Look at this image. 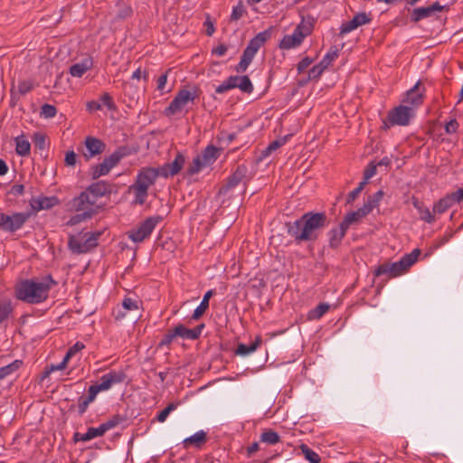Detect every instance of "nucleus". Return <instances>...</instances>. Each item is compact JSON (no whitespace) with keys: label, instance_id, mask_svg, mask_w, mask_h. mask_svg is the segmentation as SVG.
I'll use <instances>...</instances> for the list:
<instances>
[{"label":"nucleus","instance_id":"obj_24","mask_svg":"<svg viewBox=\"0 0 463 463\" xmlns=\"http://www.w3.org/2000/svg\"><path fill=\"white\" fill-rule=\"evenodd\" d=\"M270 32L269 30L259 33L255 35L247 45V49L257 53L260 48L264 45L266 41L269 38Z\"/></svg>","mask_w":463,"mask_h":463},{"label":"nucleus","instance_id":"obj_62","mask_svg":"<svg viewBox=\"0 0 463 463\" xmlns=\"http://www.w3.org/2000/svg\"><path fill=\"white\" fill-rule=\"evenodd\" d=\"M100 100L102 101L103 105L106 106L109 110H114L116 109V105L109 93H103L100 97Z\"/></svg>","mask_w":463,"mask_h":463},{"label":"nucleus","instance_id":"obj_52","mask_svg":"<svg viewBox=\"0 0 463 463\" xmlns=\"http://www.w3.org/2000/svg\"><path fill=\"white\" fill-rule=\"evenodd\" d=\"M34 89V83L31 80L20 81L17 85V90L21 95H25Z\"/></svg>","mask_w":463,"mask_h":463},{"label":"nucleus","instance_id":"obj_15","mask_svg":"<svg viewBox=\"0 0 463 463\" xmlns=\"http://www.w3.org/2000/svg\"><path fill=\"white\" fill-rule=\"evenodd\" d=\"M86 152L83 153L86 159H90L105 151L106 144L100 139L93 137H87L85 139Z\"/></svg>","mask_w":463,"mask_h":463},{"label":"nucleus","instance_id":"obj_51","mask_svg":"<svg viewBox=\"0 0 463 463\" xmlns=\"http://www.w3.org/2000/svg\"><path fill=\"white\" fill-rule=\"evenodd\" d=\"M175 337H177V335H175V329L168 330L164 337L160 340L158 346L161 348L164 346L169 347Z\"/></svg>","mask_w":463,"mask_h":463},{"label":"nucleus","instance_id":"obj_58","mask_svg":"<svg viewBox=\"0 0 463 463\" xmlns=\"http://www.w3.org/2000/svg\"><path fill=\"white\" fill-rule=\"evenodd\" d=\"M419 214L421 220L428 223H432L435 221L434 214L430 212L428 207H423L420 209Z\"/></svg>","mask_w":463,"mask_h":463},{"label":"nucleus","instance_id":"obj_57","mask_svg":"<svg viewBox=\"0 0 463 463\" xmlns=\"http://www.w3.org/2000/svg\"><path fill=\"white\" fill-rule=\"evenodd\" d=\"M284 144V141L281 140V139H277V140H274L272 141L263 151H262V156H269L272 152H274L275 150H277L279 147H280L282 145Z\"/></svg>","mask_w":463,"mask_h":463},{"label":"nucleus","instance_id":"obj_7","mask_svg":"<svg viewBox=\"0 0 463 463\" xmlns=\"http://www.w3.org/2000/svg\"><path fill=\"white\" fill-rule=\"evenodd\" d=\"M197 98L198 94L195 89L194 91L188 90H179L169 106L165 109V115L171 117L181 113L189 102H193Z\"/></svg>","mask_w":463,"mask_h":463},{"label":"nucleus","instance_id":"obj_45","mask_svg":"<svg viewBox=\"0 0 463 463\" xmlns=\"http://www.w3.org/2000/svg\"><path fill=\"white\" fill-rule=\"evenodd\" d=\"M126 420V417H123L119 414L113 415L110 419H109L107 421L102 423V426L104 427L105 431L117 427L120 423L124 422Z\"/></svg>","mask_w":463,"mask_h":463},{"label":"nucleus","instance_id":"obj_4","mask_svg":"<svg viewBox=\"0 0 463 463\" xmlns=\"http://www.w3.org/2000/svg\"><path fill=\"white\" fill-rule=\"evenodd\" d=\"M134 151L127 146L118 147L111 155L105 157L99 164L92 165L90 175L92 179H98L100 176L108 175L110 170L116 166L122 158L132 155Z\"/></svg>","mask_w":463,"mask_h":463},{"label":"nucleus","instance_id":"obj_38","mask_svg":"<svg viewBox=\"0 0 463 463\" xmlns=\"http://www.w3.org/2000/svg\"><path fill=\"white\" fill-rule=\"evenodd\" d=\"M330 306L326 303H320L315 308L311 309L307 317L309 320H317L320 319L328 310Z\"/></svg>","mask_w":463,"mask_h":463},{"label":"nucleus","instance_id":"obj_46","mask_svg":"<svg viewBox=\"0 0 463 463\" xmlns=\"http://www.w3.org/2000/svg\"><path fill=\"white\" fill-rule=\"evenodd\" d=\"M301 451L302 453L304 454L305 458L310 461V463H319L321 458L319 457V455L315 452L314 450H312L311 449H309L307 445L305 444H302L301 447Z\"/></svg>","mask_w":463,"mask_h":463},{"label":"nucleus","instance_id":"obj_26","mask_svg":"<svg viewBox=\"0 0 463 463\" xmlns=\"http://www.w3.org/2000/svg\"><path fill=\"white\" fill-rule=\"evenodd\" d=\"M92 67V61L90 58L82 60L80 62L74 63L70 68V73L73 77H81Z\"/></svg>","mask_w":463,"mask_h":463},{"label":"nucleus","instance_id":"obj_20","mask_svg":"<svg viewBox=\"0 0 463 463\" xmlns=\"http://www.w3.org/2000/svg\"><path fill=\"white\" fill-rule=\"evenodd\" d=\"M420 83L417 82L410 90L406 92L405 99H402V102L409 104L413 107H418L423 102V94L420 90Z\"/></svg>","mask_w":463,"mask_h":463},{"label":"nucleus","instance_id":"obj_11","mask_svg":"<svg viewBox=\"0 0 463 463\" xmlns=\"http://www.w3.org/2000/svg\"><path fill=\"white\" fill-rule=\"evenodd\" d=\"M126 377L125 373L122 371H110L101 376L99 383L92 384L90 387L93 392L98 394L100 392L110 389L114 384L123 383Z\"/></svg>","mask_w":463,"mask_h":463},{"label":"nucleus","instance_id":"obj_40","mask_svg":"<svg viewBox=\"0 0 463 463\" xmlns=\"http://www.w3.org/2000/svg\"><path fill=\"white\" fill-rule=\"evenodd\" d=\"M383 196V192L382 190H379L375 194H373L372 196L368 198V200L364 203L362 208H367L368 213H370L373 208L378 206L379 202L382 200Z\"/></svg>","mask_w":463,"mask_h":463},{"label":"nucleus","instance_id":"obj_31","mask_svg":"<svg viewBox=\"0 0 463 463\" xmlns=\"http://www.w3.org/2000/svg\"><path fill=\"white\" fill-rule=\"evenodd\" d=\"M261 342V337L258 335L250 345L239 344L236 349V354L242 356L248 355L256 351L257 348L260 345Z\"/></svg>","mask_w":463,"mask_h":463},{"label":"nucleus","instance_id":"obj_17","mask_svg":"<svg viewBox=\"0 0 463 463\" xmlns=\"http://www.w3.org/2000/svg\"><path fill=\"white\" fill-rule=\"evenodd\" d=\"M444 6L440 5L439 2H435L433 5L427 7H419L413 9L411 19L412 22L417 23L424 18L431 16L434 12H441L444 10Z\"/></svg>","mask_w":463,"mask_h":463},{"label":"nucleus","instance_id":"obj_42","mask_svg":"<svg viewBox=\"0 0 463 463\" xmlns=\"http://www.w3.org/2000/svg\"><path fill=\"white\" fill-rule=\"evenodd\" d=\"M207 166L204 165L202 157L197 156L193 159V161L189 164L186 173L188 175H194L199 173L203 167Z\"/></svg>","mask_w":463,"mask_h":463},{"label":"nucleus","instance_id":"obj_19","mask_svg":"<svg viewBox=\"0 0 463 463\" xmlns=\"http://www.w3.org/2000/svg\"><path fill=\"white\" fill-rule=\"evenodd\" d=\"M203 328L204 324L198 325L197 326L192 329L185 327L182 324H179L174 329L177 336L183 339L195 340L200 337Z\"/></svg>","mask_w":463,"mask_h":463},{"label":"nucleus","instance_id":"obj_3","mask_svg":"<svg viewBox=\"0 0 463 463\" xmlns=\"http://www.w3.org/2000/svg\"><path fill=\"white\" fill-rule=\"evenodd\" d=\"M158 176H161L158 168L143 167L138 171L135 183L129 186V191L135 194L134 203L143 205L146 203L148 188Z\"/></svg>","mask_w":463,"mask_h":463},{"label":"nucleus","instance_id":"obj_43","mask_svg":"<svg viewBox=\"0 0 463 463\" xmlns=\"http://www.w3.org/2000/svg\"><path fill=\"white\" fill-rule=\"evenodd\" d=\"M260 440L270 445H275L279 442L280 439L276 431L267 430L260 435Z\"/></svg>","mask_w":463,"mask_h":463},{"label":"nucleus","instance_id":"obj_16","mask_svg":"<svg viewBox=\"0 0 463 463\" xmlns=\"http://www.w3.org/2000/svg\"><path fill=\"white\" fill-rule=\"evenodd\" d=\"M112 188L113 184L105 181H99L91 184L85 191L89 193L91 198L97 203L99 197L111 194Z\"/></svg>","mask_w":463,"mask_h":463},{"label":"nucleus","instance_id":"obj_23","mask_svg":"<svg viewBox=\"0 0 463 463\" xmlns=\"http://www.w3.org/2000/svg\"><path fill=\"white\" fill-rule=\"evenodd\" d=\"M304 39L300 33H297L295 31L292 34L285 35L279 43V48L282 50H289L299 46Z\"/></svg>","mask_w":463,"mask_h":463},{"label":"nucleus","instance_id":"obj_27","mask_svg":"<svg viewBox=\"0 0 463 463\" xmlns=\"http://www.w3.org/2000/svg\"><path fill=\"white\" fill-rule=\"evenodd\" d=\"M207 441L206 432L200 430L189 438L184 439L183 444L184 448H188L193 445L195 448L200 449Z\"/></svg>","mask_w":463,"mask_h":463},{"label":"nucleus","instance_id":"obj_18","mask_svg":"<svg viewBox=\"0 0 463 463\" xmlns=\"http://www.w3.org/2000/svg\"><path fill=\"white\" fill-rule=\"evenodd\" d=\"M402 262L397 261L393 263H383L377 267L374 275L379 277L382 275H388L389 278H395L404 273L402 268Z\"/></svg>","mask_w":463,"mask_h":463},{"label":"nucleus","instance_id":"obj_41","mask_svg":"<svg viewBox=\"0 0 463 463\" xmlns=\"http://www.w3.org/2000/svg\"><path fill=\"white\" fill-rule=\"evenodd\" d=\"M23 364L21 360H15L8 365L0 368V381L17 371Z\"/></svg>","mask_w":463,"mask_h":463},{"label":"nucleus","instance_id":"obj_48","mask_svg":"<svg viewBox=\"0 0 463 463\" xmlns=\"http://www.w3.org/2000/svg\"><path fill=\"white\" fill-rule=\"evenodd\" d=\"M79 213L71 216L70 220L67 222L68 226H74L81 222L87 221L90 219L92 216L90 215L88 212L81 213L78 212Z\"/></svg>","mask_w":463,"mask_h":463},{"label":"nucleus","instance_id":"obj_64","mask_svg":"<svg viewBox=\"0 0 463 463\" xmlns=\"http://www.w3.org/2000/svg\"><path fill=\"white\" fill-rule=\"evenodd\" d=\"M84 347L85 345L81 342H77L68 350L65 357L70 360L71 357H72L76 353L81 351Z\"/></svg>","mask_w":463,"mask_h":463},{"label":"nucleus","instance_id":"obj_14","mask_svg":"<svg viewBox=\"0 0 463 463\" xmlns=\"http://www.w3.org/2000/svg\"><path fill=\"white\" fill-rule=\"evenodd\" d=\"M185 163V157L181 153H177L173 162L165 164L164 165L157 167L161 176L167 178L177 175Z\"/></svg>","mask_w":463,"mask_h":463},{"label":"nucleus","instance_id":"obj_12","mask_svg":"<svg viewBox=\"0 0 463 463\" xmlns=\"http://www.w3.org/2000/svg\"><path fill=\"white\" fill-rule=\"evenodd\" d=\"M122 309L114 311L117 320L128 317V320H137L141 317L139 313L138 302L130 298H126L122 302Z\"/></svg>","mask_w":463,"mask_h":463},{"label":"nucleus","instance_id":"obj_53","mask_svg":"<svg viewBox=\"0 0 463 463\" xmlns=\"http://www.w3.org/2000/svg\"><path fill=\"white\" fill-rule=\"evenodd\" d=\"M365 185V182H361L355 189L350 192L346 198V203H353L354 200L358 197L359 194L364 190Z\"/></svg>","mask_w":463,"mask_h":463},{"label":"nucleus","instance_id":"obj_55","mask_svg":"<svg viewBox=\"0 0 463 463\" xmlns=\"http://www.w3.org/2000/svg\"><path fill=\"white\" fill-rule=\"evenodd\" d=\"M33 141L35 148L43 150L46 146V137L42 133H39V132L35 133L33 135Z\"/></svg>","mask_w":463,"mask_h":463},{"label":"nucleus","instance_id":"obj_63","mask_svg":"<svg viewBox=\"0 0 463 463\" xmlns=\"http://www.w3.org/2000/svg\"><path fill=\"white\" fill-rule=\"evenodd\" d=\"M376 174V165L371 163L364 171V180L362 182H365V184L368 183V180L372 178Z\"/></svg>","mask_w":463,"mask_h":463},{"label":"nucleus","instance_id":"obj_56","mask_svg":"<svg viewBox=\"0 0 463 463\" xmlns=\"http://www.w3.org/2000/svg\"><path fill=\"white\" fill-rule=\"evenodd\" d=\"M57 113V109L54 106L50 104H44L41 108V115H43L46 118H51L55 117Z\"/></svg>","mask_w":463,"mask_h":463},{"label":"nucleus","instance_id":"obj_1","mask_svg":"<svg viewBox=\"0 0 463 463\" xmlns=\"http://www.w3.org/2000/svg\"><path fill=\"white\" fill-rule=\"evenodd\" d=\"M328 218L323 212H307L294 222H286L287 233L297 244L315 241L328 225Z\"/></svg>","mask_w":463,"mask_h":463},{"label":"nucleus","instance_id":"obj_39","mask_svg":"<svg viewBox=\"0 0 463 463\" xmlns=\"http://www.w3.org/2000/svg\"><path fill=\"white\" fill-rule=\"evenodd\" d=\"M298 34L300 33L302 35V39L311 34L313 31V23L307 19H303L299 24L294 30Z\"/></svg>","mask_w":463,"mask_h":463},{"label":"nucleus","instance_id":"obj_36","mask_svg":"<svg viewBox=\"0 0 463 463\" xmlns=\"http://www.w3.org/2000/svg\"><path fill=\"white\" fill-rule=\"evenodd\" d=\"M88 396H80L78 401V410L79 413L82 415L88 409L90 403H91L95 399L97 394L92 392V389L90 387L88 390Z\"/></svg>","mask_w":463,"mask_h":463},{"label":"nucleus","instance_id":"obj_37","mask_svg":"<svg viewBox=\"0 0 463 463\" xmlns=\"http://www.w3.org/2000/svg\"><path fill=\"white\" fill-rule=\"evenodd\" d=\"M420 254V250L419 249H414L410 254L404 255L399 261L402 262V268L403 271H407V269L412 266L418 260Z\"/></svg>","mask_w":463,"mask_h":463},{"label":"nucleus","instance_id":"obj_59","mask_svg":"<svg viewBox=\"0 0 463 463\" xmlns=\"http://www.w3.org/2000/svg\"><path fill=\"white\" fill-rule=\"evenodd\" d=\"M354 24H356L357 27L369 24L371 22V18L365 13H359L353 17Z\"/></svg>","mask_w":463,"mask_h":463},{"label":"nucleus","instance_id":"obj_8","mask_svg":"<svg viewBox=\"0 0 463 463\" xmlns=\"http://www.w3.org/2000/svg\"><path fill=\"white\" fill-rule=\"evenodd\" d=\"M161 221L162 217L158 215L146 218L137 227L128 232V238L134 242H142L150 236Z\"/></svg>","mask_w":463,"mask_h":463},{"label":"nucleus","instance_id":"obj_32","mask_svg":"<svg viewBox=\"0 0 463 463\" xmlns=\"http://www.w3.org/2000/svg\"><path fill=\"white\" fill-rule=\"evenodd\" d=\"M15 151L21 156H27L31 151V144L24 135L14 138Z\"/></svg>","mask_w":463,"mask_h":463},{"label":"nucleus","instance_id":"obj_5","mask_svg":"<svg viewBox=\"0 0 463 463\" xmlns=\"http://www.w3.org/2000/svg\"><path fill=\"white\" fill-rule=\"evenodd\" d=\"M102 232L81 231L76 235H70L68 240L69 249L75 254L87 253L98 246V241Z\"/></svg>","mask_w":463,"mask_h":463},{"label":"nucleus","instance_id":"obj_29","mask_svg":"<svg viewBox=\"0 0 463 463\" xmlns=\"http://www.w3.org/2000/svg\"><path fill=\"white\" fill-rule=\"evenodd\" d=\"M345 228H344L341 224L338 228L332 229L329 232V245L331 248H337L343 238L345 236L346 233Z\"/></svg>","mask_w":463,"mask_h":463},{"label":"nucleus","instance_id":"obj_28","mask_svg":"<svg viewBox=\"0 0 463 463\" xmlns=\"http://www.w3.org/2000/svg\"><path fill=\"white\" fill-rule=\"evenodd\" d=\"M219 156L220 149L213 145L207 146L202 154L199 155L206 165H212L213 162H215Z\"/></svg>","mask_w":463,"mask_h":463},{"label":"nucleus","instance_id":"obj_9","mask_svg":"<svg viewBox=\"0 0 463 463\" xmlns=\"http://www.w3.org/2000/svg\"><path fill=\"white\" fill-rule=\"evenodd\" d=\"M68 206L69 209L73 212H88L91 216L97 213L96 202L86 191L81 192L80 195L72 198L69 202Z\"/></svg>","mask_w":463,"mask_h":463},{"label":"nucleus","instance_id":"obj_60","mask_svg":"<svg viewBox=\"0 0 463 463\" xmlns=\"http://www.w3.org/2000/svg\"><path fill=\"white\" fill-rule=\"evenodd\" d=\"M358 28L355 24H354V20L347 21L343 23L340 28V35L344 36L345 34L355 30Z\"/></svg>","mask_w":463,"mask_h":463},{"label":"nucleus","instance_id":"obj_47","mask_svg":"<svg viewBox=\"0 0 463 463\" xmlns=\"http://www.w3.org/2000/svg\"><path fill=\"white\" fill-rule=\"evenodd\" d=\"M238 88L244 93L250 94L253 91V85L247 75L240 76Z\"/></svg>","mask_w":463,"mask_h":463},{"label":"nucleus","instance_id":"obj_21","mask_svg":"<svg viewBox=\"0 0 463 463\" xmlns=\"http://www.w3.org/2000/svg\"><path fill=\"white\" fill-rule=\"evenodd\" d=\"M57 203H58V199L54 196H52V197L42 196L39 198H32L30 200V205H31L32 209L35 212H38L41 210L51 209Z\"/></svg>","mask_w":463,"mask_h":463},{"label":"nucleus","instance_id":"obj_30","mask_svg":"<svg viewBox=\"0 0 463 463\" xmlns=\"http://www.w3.org/2000/svg\"><path fill=\"white\" fill-rule=\"evenodd\" d=\"M214 295V290H208L201 302V304L196 307L192 315V318L194 320H198L208 309L209 307V299Z\"/></svg>","mask_w":463,"mask_h":463},{"label":"nucleus","instance_id":"obj_2","mask_svg":"<svg viewBox=\"0 0 463 463\" xmlns=\"http://www.w3.org/2000/svg\"><path fill=\"white\" fill-rule=\"evenodd\" d=\"M56 285L51 276L42 279H26L16 288V298L29 304H39L47 299L50 289Z\"/></svg>","mask_w":463,"mask_h":463},{"label":"nucleus","instance_id":"obj_54","mask_svg":"<svg viewBox=\"0 0 463 463\" xmlns=\"http://www.w3.org/2000/svg\"><path fill=\"white\" fill-rule=\"evenodd\" d=\"M176 406L177 405L174 402L169 403L163 411H161L157 414L156 420L159 422H164L166 420V418L168 417L169 413L176 409Z\"/></svg>","mask_w":463,"mask_h":463},{"label":"nucleus","instance_id":"obj_10","mask_svg":"<svg viewBox=\"0 0 463 463\" xmlns=\"http://www.w3.org/2000/svg\"><path fill=\"white\" fill-rule=\"evenodd\" d=\"M29 217V213H15L13 215L0 213V229L6 232H15L22 228Z\"/></svg>","mask_w":463,"mask_h":463},{"label":"nucleus","instance_id":"obj_44","mask_svg":"<svg viewBox=\"0 0 463 463\" xmlns=\"http://www.w3.org/2000/svg\"><path fill=\"white\" fill-rule=\"evenodd\" d=\"M13 306L11 301H0V324L5 321L13 313Z\"/></svg>","mask_w":463,"mask_h":463},{"label":"nucleus","instance_id":"obj_50","mask_svg":"<svg viewBox=\"0 0 463 463\" xmlns=\"http://www.w3.org/2000/svg\"><path fill=\"white\" fill-rule=\"evenodd\" d=\"M246 13L245 7L242 4V1H240L236 6L233 7L232 14H231V21H237L241 19L244 14Z\"/></svg>","mask_w":463,"mask_h":463},{"label":"nucleus","instance_id":"obj_13","mask_svg":"<svg viewBox=\"0 0 463 463\" xmlns=\"http://www.w3.org/2000/svg\"><path fill=\"white\" fill-rule=\"evenodd\" d=\"M247 167L245 165H238L233 174L228 177L227 182L219 189V194L226 195L233 188L242 183L246 178Z\"/></svg>","mask_w":463,"mask_h":463},{"label":"nucleus","instance_id":"obj_61","mask_svg":"<svg viewBox=\"0 0 463 463\" xmlns=\"http://www.w3.org/2000/svg\"><path fill=\"white\" fill-rule=\"evenodd\" d=\"M459 128V124L457 121L456 118L450 119L446 125H445V132L447 134H455L458 132V129Z\"/></svg>","mask_w":463,"mask_h":463},{"label":"nucleus","instance_id":"obj_6","mask_svg":"<svg viewBox=\"0 0 463 463\" xmlns=\"http://www.w3.org/2000/svg\"><path fill=\"white\" fill-rule=\"evenodd\" d=\"M414 116L413 109L405 105H400L388 112L383 121V128L388 129L392 126H408Z\"/></svg>","mask_w":463,"mask_h":463},{"label":"nucleus","instance_id":"obj_34","mask_svg":"<svg viewBox=\"0 0 463 463\" xmlns=\"http://www.w3.org/2000/svg\"><path fill=\"white\" fill-rule=\"evenodd\" d=\"M255 54H256L255 52H253L246 48L243 51V54L241 58L240 62L235 67V71L237 72H244L247 70V68L249 67V65L250 64V62L252 61Z\"/></svg>","mask_w":463,"mask_h":463},{"label":"nucleus","instance_id":"obj_49","mask_svg":"<svg viewBox=\"0 0 463 463\" xmlns=\"http://www.w3.org/2000/svg\"><path fill=\"white\" fill-rule=\"evenodd\" d=\"M338 50L336 47H331L329 52L324 56L322 59L323 66H329L333 61H335L338 57Z\"/></svg>","mask_w":463,"mask_h":463},{"label":"nucleus","instance_id":"obj_25","mask_svg":"<svg viewBox=\"0 0 463 463\" xmlns=\"http://www.w3.org/2000/svg\"><path fill=\"white\" fill-rule=\"evenodd\" d=\"M106 433L104 427L100 424L98 428H89L87 432L84 434L75 433L74 439L76 441H89L94 438L101 437Z\"/></svg>","mask_w":463,"mask_h":463},{"label":"nucleus","instance_id":"obj_35","mask_svg":"<svg viewBox=\"0 0 463 463\" xmlns=\"http://www.w3.org/2000/svg\"><path fill=\"white\" fill-rule=\"evenodd\" d=\"M240 76H230L226 80L220 84L216 89L215 92L222 94L230 90L238 88Z\"/></svg>","mask_w":463,"mask_h":463},{"label":"nucleus","instance_id":"obj_22","mask_svg":"<svg viewBox=\"0 0 463 463\" xmlns=\"http://www.w3.org/2000/svg\"><path fill=\"white\" fill-rule=\"evenodd\" d=\"M367 214L368 209L361 207L354 212L347 213L340 224L347 230L351 225L358 223Z\"/></svg>","mask_w":463,"mask_h":463},{"label":"nucleus","instance_id":"obj_33","mask_svg":"<svg viewBox=\"0 0 463 463\" xmlns=\"http://www.w3.org/2000/svg\"><path fill=\"white\" fill-rule=\"evenodd\" d=\"M454 198L451 196L446 195L445 197L439 199L433 205V213L442 214L447 210L454 205L453 203Z\"/></svg>","mask_w":463,"mask_h":463}]
</instances>
